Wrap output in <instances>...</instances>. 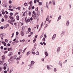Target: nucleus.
I'll use <instances>...</instances> for the list:
<instances>
[{
	"label": "nucleus",
	"mask_w": 73,
	"mask_h": 73,
	"mask_svg": "<svg viewBox=\"0 0 73 73\" xmlns=\"http://www.w3.org/2000/svg\"><path fill=\"white\" fill-rule=\"evenodd\" d=\"M36 44L35 43L34 44V48H33L32 49V50H31V51H32V54L33 55H35V52H33V51H34V50H35V49H36Z\"/></svg>",
	"instance_id": "nucleus-1"
},
{
	"label": "nucleus",
	"mask_w": 73,
	"mask_h": 73,
	"mask_svg": "<svg viewBox=\"0 0 73 73\" xmlns=\"http://www.w3.org/2000/svg\"><path fill=\"white\" fill-rule=\"evenodd\" d=\"M35 63V61L33 60L31 61V64H29L28 66L30 68H33V66L34 64Z\"/></svg>",
	"instance_id": "nucleus-2"
},
{
	"label": "nucleus",
	"mask_w": 73,
	"mask_h": 73,
	"mask_svg": "<svg viewBox=\"0 0 73 73\" xmlns=\"http://www.w3.org/2000/svg\"><path fill=\"white\" fill-rule=\"evenodd\" d=\"M36 14H34L32 15V17L35 19L37 18V17L36 16Z\"/></svg>",
	"instance_id": "nucleus-3"
},
{
	"label": "nucleus",
	"mask_w": 73,
	"mask_h": 73,
	"mask_svg": "<svg viewBox=\"0 0 73 73\" xmlns=\"http://www.w3.org/2000/svg\"><path fill=\"white\" fill-rule=\"evenodd\" d=\"M70 21L69 20H67L66 22V26L67 27L69 26V25Z\"/></svg>",
	"instance_id": "nucleus-4"
},
{
	"label": "nucleus",
	"mask_w": 73,
	"mask_h": 73,
	"mask_svg": "<svg viewBox=\"0 0 73 73\" xmlns=\"http://www.w3.org/2000/svg\"><path fill=\"white\" fill-rule=\"evenodd\" d=\"M56 34H54V35L52 37V40H54L55 39V37H56Z\"/></svg>",
	"instance_id": "nucleus-5"
},
{
	"label": "nucleus",
	"mask_w": 73,
	"mask_h": 73,
	"mask_svg": "<svg viewBox=\"0 0 73 73\" xmlns=\"http://www.w3.org/2000/svg\"><path fill=\"white\" fill-rule=\"evenodd\" d=\"M0 37L1 38V39L2 40H3V37H4V35H3V34H1L0 35Z\"/></svg>",
	"instance_id": "nucleus-6"
},
{
	"label": "nucleus",
	"mask_w": 73,
	"mask_h": 73,
	"mask_svg": "<svg viewBox=\"0 0 73 73\" xmlns=\"http://www.w3.org/2000/svg\"><path fill=\"white\" fill-rule=\"evenodd\" d=\"M61 18L62 16L61 15L59 16L57 20V21H59L61 19Z\"/></svg>",
	"instance_id": "nucleus-7"
},
{
	"label": "nucleus",
	"mask_w": 73,
	"mask_h": 73,
	"mask_svg": "<svg viewBox=\"0 0 73 73\" xmlns=\"http://www.w3.org/2000/svg\"><path fill=\"white\" fill-rule=\"evenodd\" d=\"M65 33V31H62V32L61 33V36H63L64 35Z\"/></svg>",
	"instance_id": "nucleus-8"
},
{
	"label": "nucleus",
	"mask_w": 73,
	"mask_h": 73,
	"mask_svg": "<svg viewBox=\"0 0 73 73\" xmlns=\"http://www.w3.org/2000/svg\"><path fill=\"white\" fill-rule=\"evenodd\" d=\"M61 48L60 47H58V49L57 51V53H59V52H60V49Z\"/></svg>",
	"instance_id": "nucleus-9"
},
{
	"label": "nucleus",
	"mask_w": 73,
	"mask_h": 73,
	"mask_svg": "<svg viewBox=\"0 0 73 73\" xmlns=\"http://www.w3.org/2000/svg\"><path fill=\"white\" fill-rule=\"evenodd\" d=\"M31 52L30 51H29L26 53V55L27 56H28L31 54Z\"/></svg>",
	"instance_id": "nucleus-10"
},
{
	"label": "nucleus",
	"mask_w": 73,
	"mask_h": 73,
	"mask_svg": "<svg viewBox=\"0 0 73 73\" xmlns=\"http://www.w3.org/2000/svg\"><path fill=\"white\" fill-rule=\"evenodd\" d=\"M36 13L38 15L39 14L40 12H39L38 10V7H37L36 8Z\"/></svg>",
	"instance_id": "nucleus-11"
},
{
	"label": "nucleus",
	"mask_w": 73,
	"mask_h": 73,
	"mask_svg": "<svg viewBox=\"0 0 73 73\" xmlns=\"http://www.w3.org/2000/svg\"><path fill=\"white\" fill-rule=\"evenodd\" d=\"M5 59V55H3L2 56V59L4 60Z\"/></svg>",
	"instance_id": "nucleus-12"
},
{
	"label": "nucleus",
	"mask_w": 73,
	"mask_h": 73,
	"mask_svg": "<svg viewBox=\"0 0 73 73\" xmlns=\"http://www.w3.org/2000/svg\"><path fill=\"white\" fill-rule=\"evenodd\" d=\"M21 35L22 36H24L25 35L23 31H21Z\"/></svg>",
	"instance_id": "nucleus-13"
},
{
	"label": "nucleus",
	"mask_w": 73,
	"mask_h": 73,
	"mask_svg": "<svg viewBox=\"0 0 73 73\" xmlns=\"http://www.w3.org/2000/svg\"><path fill=\"white\" fill-rule=\"evenodd\" d=\"M27 49V47H26L24 49V50L23 51V52H22V53L23 54H24L25 53V51Z\"/></svg>",
	"instance_id": "nucleus-14"
},
{
	"label": "nucleus",
	"mask_w": 73,
	"mask_h": 73,
	"mask_svg": "<svg viewBox=\"0 0 73 73\" xmlns=\"http://www.w3.org/2000/svg\"><path fill=\"white\" fill-rule=\"evenodd\" d=\"M52 4L53 5H55L56 4V2L55 0H53L52 1Z\"/></svg>",
	"instance_id": "nucleus-15"
},
{
	"label": "nucleus",
	"mask_w": 73,
	"mask_h": 73,
	"mask_svg": "<svg viewBox=\"0 0 73 73\" xmlns=\"http://www.w3.org/2000/svg\"><path fill=\"white\" fill-rule=\"evenodd\" d=\"M3 63H4L3 60L0 61V65L3 64Z\"/></svg>",
	"instance_id": "nucleus-16"
},
{
	"label": "nucleus",
	"mask_w": 73,
	"mask_h": 73,
	"mask_svg": "<svg viewBox=\"0 0 73 73\" xmlns=\"http://www.w3.org/2000/svg\"><path fill=\"white\" fill-rule=\"evenodd\" d=\"M17 57V55H15L13 56V58L14 59H16Z\"/></svg>",
	"instance_id": "nucleus-17"
},
{
	"label": "nucleus",
	"mask_w": 73,
	"mask_h": 73,
	"mask_svg": "<svg viewBox=\"0 0 73 73\" xmlns=\"http://www.w3.org/2000/svg\"><path fill=\"white\" fill-rule=\"evenodd\" d=\"M47 69L48 70H50V66L49 65H47L46 66Z\"/></svg>",
	"instance_id": "nucleus-18"
},
{
	"label": "nucleus",
	"mask_w": 73,
	"mask_h": 73,
	"mask_svg": "<svg viewBox=\"0 0 73 73\" xmlns=\"http://www.w3.org/2000/svg\"><path fill=\"white\" fill-rule=\"evenodd\" d=\"M13 54V53L12 52H10L9 54V56H12V55Z\"/></svg>",
	"instance_id": "nucleus-19"
},
{
	"label": "nucleus",
	"mask_w": 73,
	"mask_h": 73,
	"mask_svg": "<svg viewBox=\"0 0 73 73\" xmlns=\"http://www.w3.org/2000/svg\"><path fill=\"white\" fill-rule=\"evenodd\" d=\"M44 54H45V55L46 56H48L49 55L48 53L47 52H45L44 53Z\"/></svg>",
	"instance_id": "nucleus-20"
},
{
	"label": "nucleus",
	"mask_w": 73,
	"mask_h": 73,
	"mask_svg": "<svg viewBox=\"0 0 73 73\" xmlns=\"http://www.w3.org/2000/svg\"><path fill=\"white\" fill-rule=\"evenodd\" d=\"M58 65L60 66H62L61 62H58Z\"/></svg>",
	"instance_id": "nucleus-21"
},
{
	"label": "nucleus",
	"mask_w": 73,
	"mask_h": 73,
	"mask_svg": "<svg viewBox=\"0 0 73 73\" xmlns=\"http://www.w3.org/2000/svg\"><path fill=\"white\" fill-rule=\"evenodd\" d=\"M46 6L47 8L48 9V2L46 3Z\"/></svg>",
	"instance_id": "nucleus-22"
},
{
	"label": "nucleus",
	"mask_w": 73,
	"mask_h": 73,
	"mask_svg": "<svg viewBox=\"0 0 73 73\" xmlns=\"http://www.w3.org/2000/svg\"><path fill=\"white\" fill-rule=\"evenodd\" d=\"M36 55H38V56H39L40 55L38 51H37L36 52Z\"/></svg>",
	"instance_id": "nucleus-23"
},
{
	"label": "nucleus",
	"mask_w": 73,
	"mask_h": 73,
	"mask_svg": "<svg viewBox=\"0 0 73 73\" xmlns=\"http://www.w3.org/2000/svg\"><path fill=\"white\" fill-rule=\"evenodd\" d=\"M42 2H39L38 5L40 6L42 5Z\"/></svg>",
	"instance_id": "nucleus-24"
},
{
	"label": "nucleus",
	"mask_w": 73,
	"mask_h": 73,
	"mask_svg": "<svg viewBox=\"0 0 73 73\" xmlns=\"http://www.w3.org/2000/svg\"><path fill=\"white\" fill-rule=\"evenodd\" d=\"M8 61L9 62H12V60H11V58H10V59H9L8 60Z\"/></svg>",
	"instance_id": "nucleus-25"
},
{
	"label": "nucleus",
	"mask_w": 73,
	"mask_h": 73,
	"mask_svg": "<svg viewBox=\"0 0 73 73\" xmlns=\"http://www.w3.org/2000/svg\"><path fill=\"white\" fill-rule=\"evenodd\" d=\"M28 15L29 16H31V13L30 11H29L28 13Z\"/></svg>",
	"instance_id": "nucleus-26"
},
{
	"label": "nucleus",
	"mask_w": 73,
	"mask_h": 73,
	"mask_svg": "<svg viewBox=\"0 0 73 73\" xmlns=\"http://www.w3.org/2000/svg\"><path fill=\"white\" fill-rule=\"evenodd\" d=\"M24 5L25 6H27L28 5V4L26 3H24Z\"/></svg>",
	"instance_id": "nucleus-27"
},
{
	"label": "nucleus",
	"mask_w": 73,
	"mask_h": 73,
	"mask_svg": "<svg viewBox=\"0 0 73 73\" xmlns=\"http://www.w3.org/2000/svg\"><path fill=\"white\" fill-rule=\"evenodd\" d=\"M57 71V69L56 68H54V72H56V71Z\"/></svg>",
	"instance_id": "nucleus-28"
},
{
	"label": "nucleus",
	"mask_w": 73,
	"mask_h": 73,
	"mask_svg": "<svg viewBox=\"0 0 73 73\" xmlns=\"http://www.w3.org/2000/svg\"><path fill=\"white\" fill-rule=\"evenodd\" d=\"M9 25L8 24H7L6 25V27H5V26H4V27L5 28H7L8 27H9Z\"/></svg>",
	"instance_id": "nucleus-29"
},
{
	"label": "nucleus",
	"mask_w": 73,
	"mask_h": 73,
	"mask_svg": "<svg viewBox=\"0 0 73 73\" xmlns=\"http://www.w3.org/2000/svg\"><path fill=\"white\" fill-rule=\"evenodd\" d=\"M29 4L31 6H32V1H31V2L29 3Z\"/></svg>",
	"instance_id": "nucleus-30"
},
{
	"label": "nucleus",
	"mask_w": 73,
	"mask_h": 73,
	"mask_svg": "<svg viewBox=\"0 0 73 73\" xmlns=\"http://www.w3.org/2000/svg\"><path fill=\"white\" fill-rule=\"evenodd\" d=\"M3 66H4V67H7V64L6 63H4V64H3Z\"/></svg>",
	"instance_id": "nucleus-31"
},
{
	"label": "nucleus",
	"mask_w": 73,
	"mask_h": 73,
	"mask_svg": "<svg viewBox=\"0 0 73 73\" xmlns=\"http://www.w3.org/2000/svg\"><path fill=\"white\" fill-rule=\"evenodd\" d=\"M9 18L11 19V20H12L13 19H14L13 17L12 16H9Z\"/></svg>",
	"instance_id": "nucleus-32"
},
{
	"label": "nucleus",
	"mask_w": 73,
	"mask_h": 73,
	"mask_svg": "<svg viewBox=\"0 0 73 73\" xmlns=\"http://www.w3.org/2000/svg\"><path fill=\"white\" fill-rule=\"evenodd\" d=\"M7 49H8V51H9L12 50V49H11V48H8Z\"/></svg>",
	"instance_id": "nucleus-33"
},
{
	"label": "nucleus",
	"mask_w": 73,
	"mask_h": 73,
	"mask_svg": "<svg viewBox=\"0 0 73 73\" xmlns=\"http://www.w3.org/2000/svg\"><path fill=\"white\" fill-rule=\"evenodd\" d=\"M13 71V69H11L10 70L9 72V73H11Z\"/></svg>",
	"instance_id": "nucleus-34"
},
{
	"label": "nucleus",
	"mask_w": 73,
	"mask_h": 73,
	"mask_svg": "<svg viewBox=\"0 0 73 73\" xmlns=\"http://www.w3.org/2000/svg\"><path fill=\"white\" fill-rule=\"evenodd\" d=\"M5 41L6 42L8 43V40L7 39H5Z\"/></svg>",
	"instance_id": "nucleus-35"
},
{
	"label": "nucleus",
	"mask_w": 73,
	"mask_h": 73,
	"mask_svg": "<svg viewBox=\"0 0 73 73\" xmlns=\"http://www.w3.org/2000/svg\"><path fill=\"white\" fill-rule=\"evenodd\" d=\"M41 60L43 62H44V59L43 58H41Z\"/></svg>",
	"instance_id": "nucleus-36"
},
{
	"label": "nucleus",
	"mask_w": 73,
	"mask_h": 73,
	"mask_svg": "<svg viewBox=\"0 0 73 73\" xmlns=\"http://www.w3.org/2000/svg\"><path fill=\"white\" fill-rule=\"evenodd\" d=\"M5 18L6 19L8 17V16H7V15H5L4 16Z\"/></svg>",
	"instance_id": "nucleus-37"
},
{
	"label": "nucleus",
	"mask_w": 73,
	"mask_h": 73,
	"mask_svg": "<svg viewBox=\"0 0 73 73\" xmlns=\"http://www.w3.org/2000/svg\"><path fill=\"white\" fill-rule=\"evenodd\" d=\"M3 70L2 67H0V72H1V71H2Z\"/></svg>",
	"instance_id": "nucleus-38"
},
{
	"label": "nucleus",
	"mask_w": 73,
	"mask_h": 73,
	"mask_svg": "<svg viewBox=\"0 0 73 73\" xmlns=\"http://www.w3.org/2000/svg\"><path fill=\"white\" fill-rule=\"evenodd\" d=\"M17 20H19V16H17Z\"/></svg>",
	"instance_id": "nucleus-39"
},
{
	"label": "nucleus",
	"mask_w": 73,
	"mask_h": 73,
	"mask_svg": "<svg viewBox=\"0 0 73 73\" xmlns=\"http://www.w3.org/2000/svg\"><path fill=\"white\" fill-rule=\"evenodd\" d=\"M49 17H47L46 19V21H48L49 20Z\"/></svg>",
	"instance_id": "nucleus-40"
},
{
	"label": "nucleus",
	"mask_w": 73,
	"mask_h": 73,
	"mask_svg": "<svg viewBox=\"0 0 73 73\" xmlns=\"http://www.w3.org/2000/svg\"><path fill=\"white\" fill-rule=\"evenodd\" d=\"M36 41V39H35V38H34V39L33 40V42L34 43H35V41Z\"/></svg>",
	"instance_id": "nucleus-41"
},
{
	"label": "nucleus",
	"mask_w": 73,
	"mask_h": 73,
	"mask_svg": "<svg viewBox=\"0 0 73 73\" xmlns=\"http://www.w3.org/2000/svg\"><path fill=\"white\" fill-rule=\"evenodd\" d=\"M20 60V59L19 58V57L17 58L16 59V60Z\"/></svg>",
	"instance_id": "nucleus-42"
},
{
	"label": "nucleus",
	"mask_w": 73,
	"mask_h": 73,
	"mask_svg": "<svg viewBox=\"0 0 73 73\" xmlns=\"http://www.w3.org/2000/svg\"><path fill=\"white\" fill-rule=\"evenodd\" d=\"M38 36V35H36L35 36V39H36V38H37Z\"/></svg>",
	"instance_id": "nucleus-43"
},
{
	"label": "nucleus",
	"mask_w": 73,
	"mask_h": 73,
	"mask_svg": "<svg viewBox=\"0 0 73 73\" xmlns=\"http://www.w3.org/2000/svg\"><path fill=\"white\" fill-rule=\"evenodd\" d=\"M42 40L43 41H45V38H43V39H42Z\"/></svg>",
	"instance_id": "nucleus-44"
},
{
	"label": "nucleus",
	"mask_w": 73,
	"mask_h": 73,
	"mask_svg": "<svg viewBox=\"0 0 73 73\" xmlns=\"http://www.w3.org/2000/svg\"><path fill=\"white\" fill-rule=\"evenodd\" d=\"M28 31H29V32H31V28H29Z\"/></svg>",
	"instance_id": "nucleus-45"
},
{
	"label": "nucleus",
	"mask_w": 73,
	"mask_h": 73,
	"mask_svg": "<svg viewBox=\"0 0 73 73\" xmlns=\"http://www.w3.org/2000/svg\"><path fill=\"white\" fill-rule=\"evenodd\" d=\"M33 13L34 14V15H36V13H35V11H33Z\"/></svg>",
	"instance_id": "nucleus-46"
},
{
	"label": "nucleus",
	"mask_w": 73,
	"mask_h": 73,
	"mask_svg": "<svg viewBox=\"0 0 73 73\" xmlns=\"http://www.w3.org/2000/svg\"><path fill=\"white\" fill-rule=\"evenodd\" d=\"M9 3L10 4L12 3V1L11 0H10L9 1Z\"/></svg>",
	"instance_id": "nucleus-47"
},
{
	"label": "nucleus",
	"mask_w": 73,
	"mask_h": 73,
	"mask_svg": "<svg viewBox=\"0 0 73 73\" xmlns=\"http://www.w3.org/2000/svg\"><path fill=\"white\" fill-rule=\"evenodd\" d=\"M43 22H42V23H41V28H40V29H41L42 27V26H43Z\"/></svg>",
	"instance_id": "nucleus-48"
},
{
	"label": "nucleus",
	"mask_w": 73,
	"mask_h": 73,
	"mask_svg": "<svg viewBox=\"0 0 73 73\" xmlns=\"http://www.w3.org/2000/svg\"><path fill=\"white\" fill-rule=\"evenodd\" d=\"M27 22H30V19H28L27 20Z\"/></svg>",
	"instance_id": "nucleus-49"
},
{
	"label": "nucleus",
	"mask_w": 73,
	"mask_h": 73,
	"mask_svg": "<svg viewBox=\"0 0 73 73\" xmlns=\"http://www.w3.org/2000/svg\"><path fill=\"white\" fill-rule=\"evenodd\" d=\"M37 2V0H35L34 1V3H36Z\"/></svg>",
	"instance_id": "nucleus-50"
},
{
	"label": "nucleus",
	"mask_w": 73,
	"mask_h": 73,
	"mask_svg": "<svg viewBox=\"0 0 73 73\" xmlns=\"http://www.w3.org/2000/svg\"><path fill=\"white\" fill-rule=\"evenodd\" d=\"M48 27V25L46 24V25L45 26L44 28H46Z\"/></svg>",
	"instance_id": "nucleus-51"
},
{
	"label": "nucleus",
	"mask_w": 73,
	"mask_h": 73,
	"mask_svg": "<svg viewBox=\"0 0 73 73\" xmlns=\"http://www.w3.org/2000/svg\"><path fill=\"white\" fill-rule=\"evenodd\" d=\"M27 18V17H26L25 18V22H26V23H28V22H27V20H26Z\"/></svg>",
	"instance_id": "nucleus-52"
},
{
	"label": "nucleus",
	"mask_w": 73,
	"mask_h": 73,
	"mask_svg": "<svg viewBox=\"0 0 73 73\" xmlns=\"http://www.w3.org/2000/svg\"><path fill=\"white\" fill-rule=\"evenodd\" d=\"M19 34V33L18 32V31H17L16 33V35L17 36Z\"/></svg>",
	"instance_id": "nucleus-53"
},
{
	"label": "nucleus",
	"mask_w": 73,
	"mask_h": 73,
	"mask_svg": "<svg viewBox=\"0 0 73 73\" xmlns=\"http://www.w3.org/2000/svg\"><path fill=\"white\" fill-rule=\"evenodd\" d=\"M25 39H23L22 40V41H23V42H25Z\"/></svg>",
	"instance_id": "nucleus-54"
},
{
	"label": "nucleus",
	"mask_w": 73,
	"mask_h": 73,
	"mask_svg": "<svg viewBox=\"0 0 73 73\" xmlns=\"http://www.w3.org/2000/svg\"><path fill=\"white\" fill-rule=\"evenodd\" d=\"M4 21V19H2L1 21L2 22H3Z\"/></svg>",
	"instance_id": "nucleus-55"
},
{
	"label": "nucleus",
	"mask_w": 73,
	"mask_h": 73,
	"mask_svg": "<svg viewBox=\"0 0 73 73\" xmlns=\"http://www.w3.org/2000/svg\"><path fill=\"white\" fill-rule=\"evenodd\" d=\"M10 15L11 16H12L13 15V13H10Z\"/></svg>",
	"instance_id": "nucleus-56"
},
{
	"label": "nucleus",
	"mask_w": 73,
	"mask_h": 73,
	"mask_svg": "<svg viewBox=\"0 0 73 73\" xmlns=\"http://www.w3.org/2000/svg\"><path fill=\"white\" fill-rule=\"evenodd\" d=\"M5 12H4V11H3V12H2V14H3V15H5Z\"/></svg>",
	"instance_id": "nucleus-57"
},
{
	"label": "nucleus",
	"mask_w": 73,
	"mask_h": 73,
	"mask_svg": "<svg viewBox=\"0 0 73 73\" xmlns=\"http://www.w3.org/2000/svg\"><path fill=\"white\" fill-rule=\"evenodd\" d=\"M6 66H4V67H3V69H4V70H5L6 69Z\"/></svg>",
	"instance_id": "nucleus-58"
},
{
	"label": "nucleus",
	"mask_w": 73,
	"mask_h": 73,
	"mask_svg": "<svg viewBox=\"0 0 73 73\" xmlns=\"http://www.w3.org/2000/svg\"><path fill=\"white\" fill-rule=\"evenodd\" d=\"M1 49L2 50H3V46H1Z\"/></svg>",
	"instance_id": "nucleus-59"
},
{
	"label": "nucleus",
	"mask_w": 73,
	"mask_h": 73,
	"mask_svg": "<svg viewBox=\"0 0 73 73\" xmlns=\"http://www.w3.org/2000/svg\"><path fill=\"white\" fill-rule=\"evenodd\" d=\"M12 6L11 5H9V8L10 9H11L12 8Z\"/></svg>",
	"instance_id": "nucleus-60"
},
{
	"label": "nucleus",
	"mask_w": 73,
	"mask_h": 73,
	"mask_svg": "<svg viewBox=\"0 0 73 73\" xmlns=\"http://www.w3.org/2000/svg\"><path fill=\"white\" fill-rule=\"evenodd\" d=\"M22 57V56L20 55L19 56V58L20 59V58H21Z\"/></svg>",
	"instance_id": "nucleus-61"
},
{
	"label": "nucleus",
	"mask_w": 73,
	"mask_h": 73,
	"mask_svg": "<svg viewBox=\"0 0 73 73\" xmlns=\"http://www.w3.org/2000/svg\"><path fill=\"white\" fill-rule=\"evenodd\" d=\"M43 44H44V46H46V44L45 43V42H43Z\"/></svg>",
	"instance_id": "nucleus-62"
},
{
	"label": "nucleus",
	"mask_w": 73,
	"mask_h": 73,
	"mask_svg": "<svg viewBox=\"0 0 73 73\" xmlns=\"http://www.w3.org/2000/svg\"><path fill=\"white\" fill-rule=\"evenodd\" d=\"M50 22H51V20H49V21L48 22V24L50 23Z\"/></svg>",
	"instance_id": "nucleus-63"
},
{
	"label": "nucleus",
	"mask_w": 73,
	"mask_h": 73,
	"mask_svg": "<svg viewBox=\"0 0 73 73\" xmlns=\"http://www.w3.org/2000/svg\"><path fill=\"white\" fill-rule=\"evenodd\" d=\"M25 13H23V16H25Z\"/></svg>",
	"instance_id": "nucleus-64"
}]
</instances>
